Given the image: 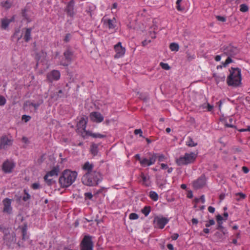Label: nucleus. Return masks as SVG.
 <instances>
[{"label":"nucleus","mask_w":250,"mask_h":250,"mask_svg":"<svg viewBox=\"0 0 250 250\" xmlns=\"http://www.w3.org/2000/svg\"><path fill=\"white\" fill-rule=\"evenodd\" d=\"M103 180V175L99 171H94L92 173H85L82 178V182L89 187L96 186Z\"/></svg>","instance_id":"obj_1"},{"label":"nucleus","mask_w":250,"mask_h":250,"mask_svg":"<svg viewBox=\"0 0 250 250\" xmlns=\"http://www.w3.org/2000/svg\"><path fill=\"white\" fill-rule=\"evenodd\" d=\"M78 173L75 171L65 169L60 176L59 182L62 188H67L70 186L76 180Z\"/></svg>","instance_id":"obj_2"},{"label":"nucleus","mask_w":250,"mask_h":250,"mask_svg":"<svg viewBox=\"0 0 250 250\" xmlns=\"http://www.w3.org/2000/svg\"><path fill=\"white\" fill-rule=\"evenodd\" d=\"M241 69L238 68L231 67L229 69V75L227 79L228 85L237 87L241 84Z\"/></svg>","instance_id":"obj_3"},{"label":"nucleus","mask_w":250,"mask_h":250,"mask_svg":"<svg viewBox=\"0 0 250 250\" xmlns=\"http://www.w3.org/2000/svg\"><path fill=\"white\" fill-rule=\"evenodd\" d=\"M197 158V154L194 152L186 153L176 160L178 166L187 165L193 163Z\"/></svg>","instance_id":"obj_4"},{"label":"nucleus","mask_w":250,"mask_h":250,"mask_svg":"<svg viewBox=\"0 0 250 250\" xmlns=\"http://www.w3.org/2000/svg\"><path fill=\"white\" fill-rule=\"evenodd\" d=\"M73 52L69 48L67 49L63 53V55L60 57L59 64L63 66H68L72 61Z\"/></svg>","instance_id":"obj_5"},{"label":"nucleus","mask_w":250,"mask_h":250,"mask_svg":"<svg viewBox=\"0 0 250 250\" xmlns=\"http://www.w3.org/2000/svg\"><path fill=\"white\" fill-rule=\"evenodd\" d=\"M135 158L139 161L140 165L143 167H149L154 165V162L155 156L150 154V156L147 155V157L141 158L139 154H137L135 155Z\"/></svg>","instance_id":"obj_6"},{"label":"nucleus","mask_w":250,"mask_h":250,"mask_svg":"<svg viewBox=\"0 0 250 250\" xmlns=\"http://www.w3.org/2000/svg\"><path fill=\"white\" fill-rule=\"evenodd\" d=\"M93 246L92 236L85 235L80 244L81 250H93Z\"/></svg>","instance_id":"obj_7"},{"label":"nucleus","mask_w":250,"mask_h":250,"mask_svg":"<svg viewBox=\"0 0 250 250\" xmlns=\"http://www.w3.org/2000/svg\"><path fill=\"white\" fill-rule=\"evenodd\" d=\"M60 172V168L59 166H56L50 171L47 172L44 177V179L48 185H51L53 182V179L49 178V177L58 176Z\"/></svg>","instance_id":"obj_8"},{"label":"nucleus","mask_w":250,"mask_h":250,"mask_svg":"<svg viewBox=\"0 0 250 250\" xmlns=\"http://www.w3.org/2000/svg\"><path fill=\"white\" fill-rule=\"evenodd\" d=\"M169 220L167 218L164 217L162 216H155L153 220V224L155 228L163 229L165 225L167 224Z\"/></svg>","instance_id":"obj_9"},{"label":"nucleus","mask_w":250,"mask_h":250,"mask_svg":"<svg viewBox=\"0 0 250 250\" xmlns=\"http://www.w3.org/2000/svg\"><path fill=\"white\" fill-rule=\"evenodd\" d=\"M16 167V163L12 160H6L2 165V170L5 173H12Z\"/></svg>","instance_id":"obj_10"},{"label":"nucleus","mask_w":250,"mask_h":250,"mask_svg":"<svg viewBox=\"0 0 250 250\" xmlns=\"http://www.w3.org/2000/svg\"><path fill=\"white\" fill-rule=\"evenodd\" d=\"M221 49L223 53V54L227 56L234 57L239 52V50L237 47L231 45L224 46L221 48Z\"/></svg>","instance_id":"obj_11"},{"label":"nucleus","mask_w":250,"mask_h":250,"mask_svg":"<svg viewBox=\"0 0 250 250\" xmlns=\"http://www.w3.org/2000/svg\"><path fill=\"white\" fill-rule=\"evenodd\" d=\"M102 22L104 25L109 30L114 29L116 26V20L115 18L109 19L105 16L102 19Z\"/></svg>","instance_id":"obj_12"},{"label":"nucleus","mask_w":250,"mask_h":250,"mask_svg":"<svg viewBox=\"0 0 250 250\" xmlns=\"http://www.w3.org/2000/svg\"><path fill=\"white\" fill-rule=\"evenodd\" d=\"M13 143V140L6 135L0 138V149H6L11 146Z\"/></svg>","instance_id":"obj_13"},{"label":"nucleus","mask_w":250,"mask_h":250,"mask_svg":"<svg viewBox=\"0 0 250 250\" xmlns=\"http://www.w3.org/2000/svg\"><path fill=\"white\" fill-rule=\"evenodd\" d=\"M114 49L116 52L114 55V58L118 59L122 57L125 54V48L122 45L121 42H118L114 46Z\"/></svg>","instance_id":"obj_14"},{"label":"nucleus","mask_w":250,"mask_h":250,"mask_svg":"<svg viewBox=\"0 0 250 250\" xmlns=\"http://www.w3.org/2000/svg\"><path fill=\"white\" fill-rule=\"evenodd\" d=\"M75 0H71L68 2L65 8V11L66 13L67 16L72 18L76 14V12L74 9L75 6Z\"/></svg>","instance_id":"obj_15"},{"label":"nucleus","mask_w":250,"mask_h":250,"mask_svg":"<svg viewBox=\"0 0 250 250\" xmlns=\"http://www.w3.org/2000/svg\"><path fill=\"white\" fill-rule=\"evenodd\" d=\"M206 179L204 175H202L197 179L193 182V187L195 189L203 188L206 184Z\"/></svg>","instance_id":"obj_16"},{"label":"nucleus","mask_w":250,"mask_h":250,"mask_svg":"<svg viewBox=\"0 0 250 250\" xmlns=\"http://www.w3.org/2000/svg\"><path fill=\"white\" fill-rule=\"evenodd\" d=\"M89 118L91 121L96 123H100L104 119V116L98 111H93L90 113Z\"/></svg>","instance_id":"obj_17"},{"label":"nucleus","mask_w":250,"mask_h":250,"mask_svg":"<svg viewBox=\"0 0 250 250\" xmlns=\"http://www.w3.org/2000/svg\"><path fill=\"white\" fill-rule=\"evenodd\" d=\"M61 76L60 72L58 70H54L48 73L47 75V79L50 82L58 81Z\"/></svg>","instance_id":"obj_18"},{"label":"nucleus","mask_w":250,"mask_h":250,"mask_svg":"<svg viewBox=\"0 0 250 250\" xmlns=\"http://www.w3.org/2000/svg\"><path fill=\"white\" fill-rule=\"evenodd\" d=\"M11 200L9 198H5L2 201L3 205V212H6L7 214H11L12 213V208L11 207Z\"/></svg>","instance_id":"obj_19"},{"label":"nucleus","mask_w":250,"mask_h":250,"mask_svg":"<svg viewBox=\"0 0 250 250\" xmlns=\"http://www.w3.org/2000/svg\"><path fill=\"white\" fill-rule=\"evenodd\" d=\"M88 118L87 117H83L81 118V119L77 123V129H82L83 130V132L85 134V130L86 125L87 123Z\"/></svg>","instance_id":"obj_20"},{"label":"nucleus","mask_w":250,"mask_h":250,"mask_svg":"<svg viewBox=\"0 0 250 250\" xmlns=\"http://www.w3.org/2000/svg\"><path fill=\"white\" fill-rule=\"evenodd\" d=\"M150 154H152L155 156V158L154 162V164L155 163L156 160L158 159L159 162H163L166 159V157L163 154L156 153L154 152H149L147 153V155L148 156H150Z\"/></svg>","instance_id":"obj_21"},{"label":"nucleus","mask_w":250,"mask_h":250,"mask_svg":"<svg viewBox=\"0 0 250 250\" xmlns=\"http://www.w3.org/2000/svg\"><path fill=\"white\" fill-rule=\"evenodd\" d=\"M94 165L89 162H85L83 166V169L86 171V173H92L94 170H93Z\"/></svg>","instance_id":"obj_22"},{"label":"nucleus","mask_w":250,"mask_h":250,"mask_svg":"<svg viewBox=\"0 0 250 250\" xmlns=\"http://www.w3.org/2000/svg\"><path fill=\"white\" fill-rule=\"evenodd\" d=\"M84 136H90L94 138H103L105 137V135L99 133H92L90 131H85V135Z\"/></svg>","instance_id":"obj_23"},{"label":"nucleus","mask_w":250,"mask_h":250,"mask_svg":"<svg viewBox=\"0 0 250 250\" xmlns=\"http://www.w3.org/2000/svg\"><path fill=\"white\" fill-rule=\"evenodd\" d=\"M213 77L214 78L217 84L221 82H224L226 79V76L224 74L218 75L217 74L214 73Z\"/></svg>","instance_id":"obj_24"},{"label":"nucleus","mask_w":250,"mask_h":250,"mask_svg":"<svg viewBox=\"0 0 250 250\" xmlns=\"http://www.w3.org/2000/svg\"><path fill=\"white\" fill-rule=\"evenodd\" d=\"M1 28L3 30H6L8 28L10 24L9 19L7 18L1 19Z\"/></svg>","instance_id":"obj_25"},{"label":"nucleus","mask_w":250,"mask_h":250,"mask_svg":"<svg viewBox=\"0 0 250 250\" xmlns=\"http://www.w3.org/2000/svg\"><path fill=\"white\" fill-rule=\"evenodd\" d=\"M31 28H26L24 35V40L26 42H28L31 39Z\"/></svg>","instance_id":"obj_26"},{"label":"nucleus","mask_w":250,"mask_h":250,"mask_svg":"<svg viewBox=\"0 0 250 250\" xmlns=\"http://www.w3.org/2000/svg\"><path fill=\"white\" fill-rule=\"evenodd\" d=\"M141 177L142 179L143 184L146 187H148L150 185V183L149 182V177L146 176L143 173H142L141 174Z\"/></svg>","instance_id":"obj_27"},{"label":"nucleus","mask_w":250,"mask_h":250,"mask_svg":"<svg viewBox=\"0 0 250 250\" xmlns=\"http://www.w3.org/2000/svg\"><path fill=\"white\" fill-rule=\"evenodd\" d=\"M183 0H177L176 3V8L179 11H183L185 7L182 3Z\"/></svg>","instance_id":"obj_28"},{"label":"nucleus","mask_w":250,"mask_h":250,"mask_svg":"<svg viewBox=\"0 0 250 250\" xmlns=\"http://www.w3.org/2000/svg\"><path fill=\"white\" fill-rule=\"evenodd\" d=\"M186 145L189 147L195 146L197 145V143L194 142L191 137H188L187 138V141H186Z\"/></svg>","instance_id":"obj_29"},{"label":"nucleus","mask_w":250,"mask_h":250,"mask_svg":"<svg viewBox=\"0 0 250 250\" xmlns=\"http://www.w3.org/2000/svg\"><path fill=\"white\" fill-rule=\"evenodd\" d=\"M12 5V2L8 0H3L1 2V5L5 9H9Z\"/></svg>","instance_id":"obj_30"},{"label":"nucleus","mask_w":250,"mask_h":250,"mask_svg":"<svg viewBox=\"0 0 250 250\" xmlns=\"http://www.w3.org/2000/svg\"><path fill=\"white\" fill-rule=\"evenodd\" d=\"M40 105L39 103H34L30 101H26L24 104V105L34 107L35 110L38 109Z\"/></svg>","instance_id":"obj_31"},{"label":"nucleus","mask_w":250,"mask_h":250,"mask_svg":"<svg viewBox=\"0 0 250 250\" xmlns=\"http://www.w3.org/2000/svg\"><path fill=\"white\" fill-rule=\"evenodd\" d=\"M149 196L154 201L158 200V195L155 191H150L149 193Z\"/></svg>","instance_id":"obj_32"},{"label":"nucleus","mask_w":250,"mask_h":250,"mask_svg":"<svg viewBox=\"0 0 250 250\" xmlns=\"http://www.w3.org/2000/svg\"><path fill=\"white\" fill-rule=\"evenodd\" d=\"M169 48L172 51L177 52L179 50V46L178 43L172 42L170 44Z\"/></svg>","instance_id":"obj_33"},{"label":"nucleus","mask_w":250,"mask_h":250,"mask_svg":"<svg viewBox=\"0 0 250 250\" xmlns=\"http://www.w3.org/2000/svg\"><path fill=\"white\" fill-rule=\"evenodd\" d=\"M151 211V207L150 206H145L142 209V212L145 215L148 216Z\"/></svg>","instance_id":"obj_34"},{"label":"nucleus","mask_w":250,"mask_h":250,"mask_svg":"<svg viewBox=\"0 0 250 250\" xmlns=\"http://www.w3.org/2000/svg\"><path fill=\"white\" fill-rule=\"evenodd\" d=\"M90 151L94 156L98 154V146L96 144H93L91 146Z\"/></svg>","instance_id":"obj_35"},{"label":"nucleus","mask_w":250,"mask_h":250,"mask_svg":"<svg viewBox=\"0 0 250 250\" xmlns=\"http://www.w3.org/2000/svg\"><path fill=\"white\" fill-rule=\"evenodd\" d=\"M231 57H233L228 56V58L225 61V62H222V64L224 67H226L229 63L233 62V60H232Z\"/></svg>","instance_id":"obj_36"},{"label":"nucleus","mask_w":250,"mask_h":250,"mask_svg":"<svg viewBox=\"0 0 250 250\" xmlns=\"http://www.w3.org/2000/svg\"><path fill=\"white\" fill-rule=\"evenodd\" d=\"M233 119L231 118H229V122H226L225 126L228 127L234 128L235 126L232 124Z\"/></svg>","instance_id":"obj_37"},{"label":"nucleus","mask_w":250,"mask_h":250,"mask_svg":"<svg viewBox=\"0 0 250 250\" xmlns=\"http://www.w3.org/2000/svg\"><path fill=\"white\" fill-rule=\"evenodd\" d=\"M214 237L217 240L223 239V234L221 232H216L214 235Z\"/></svg>","instance_id":"obj_38"},{"label":"nucleus","mask_w":250,"mask_h":250,"mask_svg":"<svg viewBox=\"0 0 250 250\" xmlns=\"http://www.w3.org/2000/svg\"><path fill=\"white\" fill-rule=\"evenodd\" d=\"M24 193L25 195L23 197L22 200L24 201H27V200L30 199L31 196L28 193L27 190L25 189L24 190Z\"/></svg>","instance_id":"obj_39"},{"label":"nucleus","mask_w":250,"mask_h":250,"mask_svg":"<svg viewBox=\"0 0 250 250\" xmlns=\"http://www.w3.org/2000/svg\"><path fill=\"white\" fill-rule=\"evenodd\" d=\"M72 35L70 33H67L65 35L64 39L63 41L65 42H70L72 38Z\"/></svg>","instance_id":"obj_40"},{"label":"nucleus","mask_w":250,"mask_h":250,"mask_svg":"<svg viewBox=\"0 0 250 250\" xmlns=\"http://www.w3.org/2000/svg\"><path fill=\"white\" fill-rule=\"evenodd\" d=\"M187 60L188 61H191L195 58L194 54H192L188 52H186Z\"/></svg>","instance_id":"obj_41"},{"label":"nucleus","mask_w":250,"mask_h":250,"mask_svg":"<svg viewBox=\"0 0 250 250\" xmlns=\"http://www.w3.org/2000/svg\"><path fill=\"white\" fill-rule=\"evenodd\" d=\"M160 65L161 66V67L163 69L166 70H168L170 68L169 65L167 63H164V62H161L160 63Z\"/></svg>","instance_id":"obj_42"},{"label":"nucleus","mask_w":250,"mask_h":250,"mask_svg":"<svg viewBox=\"0 0 250 250\" xmlns=\"http://www.w3.org/2000/svg\"><path fill=\"white\" fill-rule=\"evenodd\" d=\"M240 10L243 12H246L248 11V6L245 4H242L240 5Z\"/></svg>","instance_id":"obj_43"},{"label":"nucleus","mask_w":250,"mask_h":250,"mask_svg":"<svg viewBox=\"0 0 250 250\" xmlns=\"http://www.w3.org/2000/svg\"><path fill=\"white\" fill-rule=\"evenodd\" d=\"M139 215L135 213H131L129 215V218L130 220H136L138 219Z\"/></svg>","instance_id":"obj_44"},{"label":"nucleus","mask_w":250,"mask_h":250,"mask_svg":"<svg viewBox=\"0 0 250 250\" xmlns=\"http://www.w3.org/2000/svg\"><path fill=\"white\" fill-rule=\"evenodd\" d=\"M93 10V7L91 6H89L88 7H87L85 12L87 13V14H88L89 16L91 17Z\"/></svg>","instance_id":"obj_45"},{"label":"nucleus","mask_w":250,"mask_h":250,"mask_svg":"<svg viewBox=\"0 0 250 250\" xmlns=\"http://www.w3.org/2000/svg\"><path fill=\"white\" fill-rule=\"evenodd\" d=\"M22 17L26 19L28 22L30 21V20L29 19V18L28 17L27 14L26 13V10L25 9H24L22 10Z\"/></svg>","instance_id":"obj_46"},{"label":"nucleus","mask_w":250,"mask_h":250,"mask_svg":"<svg viewBox=\"0 0 250 250\" xmlns=\"http://www.w3.org/2000/svg\"><path fill=\"white\" fill-rule=\"evenodd\" d=\"M6 100L5 98L0 95V106H3L6 104Z\"/></svg>","instance_id":"obj_47"},{"label":"nucleus","mask_w":250,"mask_h":250,"mask_svg":"<svg viewBox=\"0 0 250 250\" xmlns=\"http://www.w3.org/2000/svg\"><path fill=\"white\" fill-rule=\"evenodd\" d=\"M216 18L218 21H220L222 22H225L226 21V17L223 16H216Z\"/></svg>","instance_id":"obj_48"},{"label":"nucleus","mask_w":250,"mask_h":250,"mask_svg":"<svg viewBox=\"0 0 250 250\" xmlns=\"http://www.w3.org/2000/svg\"><path fill=\"white\" fill-rule=\"evenodd\" d=\"M215 224V221L213 219H210L206 224L205 226L207 228L209 227L210 226L213 225Z\"/></svg>","instance_id":"obj_49"},{"label":"nucleus","mask_w":250,"mask_h":250,"mask_svg":"<svg viewBox=\"0 0 250 250\" xmlns=\"http://www.w3.org/2000/svg\"><path fill=\"white\" fill-rule=\"evenodd\" d=\"M85 198L89 200H91L93 195L91 192H86L84 193Z\"/></svg>","instance_id":"obj_50"},{"label":"nucleus","mask_w":250,"mask_h":250,"mask_svg":"<svg viewBox=\"0 0 250 250\" xmlns=\"http://www.w3.org/2000/svg\"><path fill=\"white\" fill-rule=\"evenodd\" d=\"M31 187L33 189H37L40 188V185L39 183H35L32 185Z\"/></svg>","instance_id":"obj_51"},{"label":"nucleus","mask_w":250,"mask_h":250,"mask_svg":"<svg viewBox=\"0 0 250 250\" xmlns=\"http://www.w3.org/2000/svg\"><path fill=\"white\" fill-rule=\"evenodd\" d=\"M135 135L139 134L140 137H143V132L141 129H136L134 130Z\"/></svg>","instance_id":"obj_52"},{"label":"nucleus","mask_w":250,"mask_h":250,"mask_svg":"<svg viewBox=\"0 0 250 250\" xmlns=\"http://www.w3.org/2000/svg\"><path fill=\"white\" fill-rule=\"evenodd\" d=\"M31 117L30 116L23 115L22 116V120H24L25 122H27L28 121H29Z\"/></svg>","instance_id":"obj_53"},{"label":"nucleus","mask_w":250,"mask_h":250,"mask_svg":"<svg viewBox=\"0 0 250 250\" xmlns=\"http://www.w3.org/2000/svg\"><path fill=\"white\" fill-rule=\"evenodd\" d=\"M223 217L221 215L218 214L216 216V220L217 222H223Z\"/></svg>","instance_id":"obj_54"},{"label":"nucleus","mask_w":250,"mask_h":250,"mask_svg":"<svg viewBox=\"0 0 250 250\" xmlns=\"http://www.w3.org/2000/svg\"><path fill=\"white\" fill-rule=\"evenodd\" d=\"M237 195L240 196V198L238 200L244 199L246 197V195L241 192L238 193Z\"/></svg>","instance_id":"obj_55"},{"label":"nucleus","mask_w":250,"mask_h":250,"mask_svg":"<svg viewBox=\"0 0 250 250\" xmlns=\"http://www.w3.org/2000/svg\"><path fill=\"white\" fill-rule=\"evenodd\" d=\"M150 42H151L150 40H145L142 42V45L144 46H145L147 45L148 44H149Z\"/></svg>","instance_id":"obj_56"},{"label":"nucleus","mask_w":250,"mask_h":250,"mask_svg":"<svg viewBox=\"0 0 250 250\" xmlns=\"http://www.w3.org/2000/svg\"><path fill=\"white\" fill-rule=\"evenodd\" d=\"M207 106V109L208 111H211L212 110L213 108V105H210L208 103Z\"/></svg>","instance_id":"obj_57"},{"label":"nucleus","mask_w":250,"mask_h":250,"mask_svg":"<svg viewBox=\"0 0 250 250\" xmlns=\"http://www.w3.org/2000/svg\"><path fill=\"white\" fill-rule=\"evenodd\" d=\"M64 92L62 90H59L58 92V96L59 97H62L64 96Z\"/></svg>","instance_id":"obj_58"},{"label":"nucleus","mask_w":250,"mask_h":250,"mask_svg":"<svg viewBox=\"0 0 250 250\" xmlns=\"http://www.w3.org/2000/svg\"><path fill=\"white\" fill-rule=\"evenodd\" d=\"M178 237L179 234L178 233H175L173 234V235L171 236V238L173 240H176L178 239Z\"/></svg>","instance_id":"obj_59"},{"label":"nucleus","mask_w":250,"mask_h":250,"mask_svg":"<svg viewBox=\"0 0 250 250\" xmlns=\"http://www.w3.org/2000/svg\"><path fill=\"white\" fill-rule=\"evenodd\" d=\"M217 229H223L224 228L222 226V224H223V222H217Z\"/></svg>","instance_id":"obj_60"},{"label":"nucleus","mask_w":250,"mask_h":250,"mask_svg":"<svg viewBox=\"0 0 250 250\" xmlns=\"http://www.w3.org/2000/svg\"><path fill=\"white\" fill-rule=\"evenodd\" d=\"M208 211L209 212L213 213L215 211V208L214 207H211V206H209L208 208Z\"/></svg>","instance_id":"obj_61"},{"label":"nucleus","mask_w":250,"mask_h":250,"mask_svg":"<svg viewBox=\"0 0 250 250\" xmlns=\"http://www.w3.org/2000/svg\"><path fill=\"white\" fill-rule=\"evenodd\" d=\"M239 131L240 132L250 131V126H248L247 128L241 129Z\"/></svg>","instance_id":"obj_62"},{"label":"nucleus","mask_w":250,"mask_h":250,"mask_svg":"<svg viewBox=\"0 0 250 250\" xmlns=\"http://www.w3.org/2000/svg\"><path fill=\"white\" fill-rule=\"evenodd\" d=\"M242 170L245 173H248L249 171V168L246 167H243Z\"/></svg>","instance_id":"obj_63"},{"label":"nucleus","mask_w":250,"mask_h":250,"mask_svg":"<svg viewBox=\"0 0 250 250\" xmlns=\"http://www.w3.org/2000/svg\"><path fill=\"white\" fill-rule=\"evenodd\" d=\"M167 248L169 250H174L173 246L171 244H168L167 245Z\"/></svg>","instance_id":"obj_64"}]
</instances>
